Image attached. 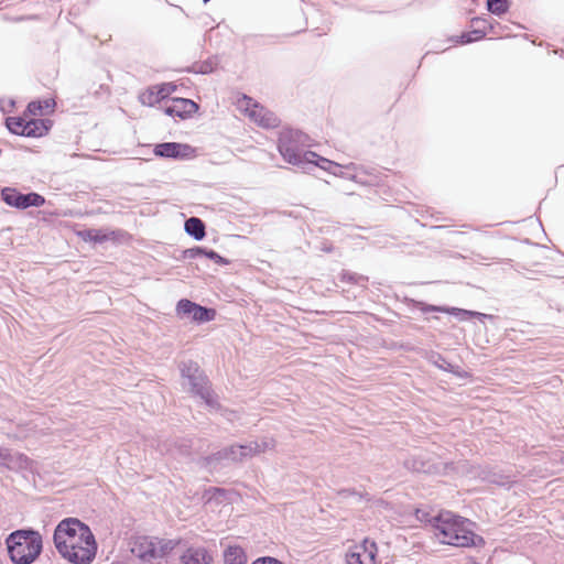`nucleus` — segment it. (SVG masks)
<instances>
[{"label":"nucleus","mask_w":564,"mask_h":564,"mask_svg":"<svg viewBox=\"0 0 564 564\" xmlns=\"http://www.w3.org/2000/svg\"><path fill=\"white\" fill-rule=\"evenodd\" d=\"M424 358L429 364L433 365L437 369L452 373L457 378L465 379L470 377L468 371L464 370L460 366L456 364L449 362L447 358L438 351L429 350L426 351Z\"/></svg>","instance_id":"nucleus-21"},{"label":"nucleus","mask_w":564,"mask_h":564,"mask_svg":"<svg viewBox=\"0 0 564 564\" xmlns=\"http://www.w3.org/2000/svg\"><path fill=\"white\" fill-rule=\"evenodd\" d=\"M251 564H284L276 557L272 556H260L251 562Z\"/></svg>","instance_id":"nucleus-39"},{"label":"nucleus","mask_w":564,"mask_h":564,"mask_svg":"<svg viewBox=\"0 0 564 564\" xmlns=\"http://www.w3.org/2000/svg\"><path fill=\"white\" fill-rule=\"evenodd\" d=\"M473 564H481V563L474 561Z\"/></svg>","instance_id":"nucleus-51"},{"label":"nucleus","mask_w":564,"mask_h":564,"mask_svg":"<svg viewBox=\"0 0 564 564\" xmlns=\"http://www.w3.org/2000/svg\"><path fill=\"white\" fill-rule=\"evenodd\" d=\"M316 158L317 160L315 161L314 164V171L318 169L344 180L356 181L357 175L354 173V163H350L348 165H341L322 155H318Z\"/></svg>","instance_id":"nucleus-20"},{"label":"nucleus","mask_w":564,"mask_h":564,"mask_svg":"<svg viewBox=\"0 0 564 564\" xmlns=\"http://www.w3.org/2000/svg\"><path fill=\"white\" fill-rule=\"evenodd\" d=\"M414 516L421 523L431 527L434 532L436 531L437 527L435 525L434 520L437 518V513L433 516L424 509H416Z\"/></svg>","instance_id":"nucleus-36"},{"label":"nucleus","mask_w":564,"mask_h":564,"mask_svg":"<svg viewBox=\"0 0 564 564\" xmlns=\"http://www.w3.org/2000/svg\"><path fill=\"white\" fill-rule=\"evenodd\" d=\"M99 88H100L101 90H104L105 93H107L108 95L110 94L109 86L101 84V85L99 86Z\"/></svg>","instance_id":"nucleus-45"},{"label":"nucleus","mask_w":564,"mask_h":564,"mask_svg":"<svg viewBox=\"0 0 564 564\" xmlns=\"http://www.w3.org/2000/svg\"><path fill=\"white\" fill-rule=\"evenodd\" d=\"M471 26H479V28H482V23H479V24H471Z\"/></svg>","instance_id":"nucleus-49"},{"label":"nucleus","mask_w":564,"mask_h":564,"mask_svg":"<svg viewBox=\"0 0 564 564\" xmlns=\"http://www.w3.org/2000/svg\"><path fill=\"white\" fill-rule=\"evenodd\" d=\"M180 564H210L213 555L205 546L188 545L180 555Z\"/></svg>","instance_id":"nucleus-23"},{"label":"nucleus","mask_w":564,"mask_h":564,"mask_svg":"<svg viewBox=\"0 0 564 564\" xmlns=\"http://www.w3.org/2000/svg\"><path fill=\"white\" fill-rule=\"evenodd\" d=\"M228 497V490L221 487H208L204 490L203 498L206 502L221 503Z\"/></svg>","instance_id":"nucleus-35"},{"label":"nucleus","mask_w":564,"mask_h":564,"mask_svg":"<svg viewBox=\"0 0 564 564\" xmlns=\"http://www.w3.org/2000/svg\"><path fill=\"white\" fill-rule=\"evenodd\" d=\"M98 543L95 534L91 532L88 538L75 541L67 545L65 552L58 553L61 557L72 564H91L96 557Z\"/></svg>","instance_id":"nucleus-11"},{"label":"nucleus","mask_w":564,"mask_h":564,"mask_svg":"<svg viewBox=\"0 0 564 564\" xmlns=\"http://www.w3.org/2000/svg\"><path fill=\"white\" fill-rule=\"evenodd\" d=\"M473 314H475L473 315V318L478 319L482 324H485L486 321H489L490 323L495 324L499 319V316L497 315L481 313L478 311H474Z\"/></svg>","instance_id":"nucleus-37"},{"label":"nucleus","mask_w":564,"mask_h":564,"mask_svg":"<svg viewBox=\"0 0 564 564\" xmlns=\"http://www.w3.org/2000/svg\"><path fill=\"white\" fill-rule=\"evenodd\" d=\"M13 455H14V453L12 452V449L7 447L6 452H4L6 458L3 459L4 465H2V467L8 470H11V471H12V467H11L12 463L11 462H13Z\"/></svg>","instance_id":"nucleus-40"},{"label":"nucleus","mask_w":564,"mask_h":564,"mask_svg":"<svg viewBox=\"0 0 564 564\" xmlns=\"http://www.w3.org/2000/svg\"><path fill=\"white\" fill-rule=\"evenodd\" d=\"M175 315L180 319H186L195 325H202L215 321L217 311L214 307L202 305L187 297L176 302Z\"/></svg>","instance_id":"nucleus-10"},{"label":"nucleus","mask_w":564,"mask_h":564,"mask_svg":"<svg viewBox=\"0 0 564 564\" xmlns=\"http://www.w3.org/2000/svg\"><path fill=\"white\" fill-rule=\"evenodd\" d=\"M378 322H380L382 325H390L391 322L388 321V319H382V318H376Z\"/></svg>","instance_id":"nucleus-46"},{"label":"nucleus","mask_w":564,"mask_h":564,"mask_svg":"<svg viewBox=\"0 0 564 564\" xmlns=\"http://www.w3.org/2000/svg\"><path fill=\"white\" fill-rule=\"evenodd\" d=\"M56 101L53 98H36L31 100L24 110L29 116H47L54 112Z\"/></svg>","instance_id":"nucleus-24"},{"label":"nucleus","mask_w":564,"mask_h":564,"mask_svg":"<svg viewBox=\"0 0 564 564\" xmlns=\"http://www.w3.org/2000/svg\"><path fill=\"white\" fill-rule=\"evenodd\" d=\"M393 297L397 301H400L403 303L409 311L414 313L415 311H419L421 314H423L425 317V321H430L429 314L432 313H442L447 314L451 316L456 317L459 322H466L469 319H473V312L474 310H467V308H460L456 306H449V305H436V304H430L422 300H416L413 297H410L408 295H400L399 293H394Z\"/></svg>","instance_id":"nucleus-7"},{"label":"nucleus","mask_w":564,"mask_h":564,"mask_svg":"<svg viewBox=\"0 0 564 564\" xmlns=\"http://www.w3.org/2000/svg\"><path fill=\"white\" fill-rule=\"evenodd\" d=\"M54 121L50 118H29V129L26 130V138H42L50 133Z\"/></svg>","instance_id":"nucleus-25"},{"label":"nucleus","mask_w":564,"mask_h":564,"mask_svg":"<svg viewBox=\"0 0 564 564\" xmlns=\"http://www.w3.org/2000/svg\"><path fill=\"white\" fill-rule=\"evenodd\" d=\"M177 90L176 84L164 82L153 85L145 89L139 96V100L143 106L154 107L164 100H171V95Z\"/></svg>","instance_id":"nucleus-17"},{"label":"nucleus","mask_w":564,"mask_h":564,"mask_svg":"<svg viewBox=\"0 0 564 564\" xmlns=\"http://www.w3.org/2000/svg\"><path fill=\"white\" fill-rule=\"evenodd\" d=\"M388 312L391 313L397 318L401 317V315L398 312L393 311V310L388 308Z\"/></svg>","instance_id":"nucleus-47"},{"label":"nucleus","mask_w":564,"mask_h":564,"mask_svg":"<svg viewBox=\"0 0 564 564\" xmlns=\"http://www.w3.org/2000/svg\"><path fill=\"white\" fill-rule=\"evenodd\" d=\"M181 545H185L182 538L165 539L143 535L135 541L132 552L142 563L180 564L178 550Z\"/></svg>","instance_id":"nucleus-4"},{"label":"nucleus","mask_w":564,"mask_h":564,"mask_svg":"<svg viewBox=\"0 0 564 564\" xmlns=\"http://www.w3.org/2000/svg\"><path fill=\"white\" fill-rule=\"evenodd\" d=\"M378 545L364 538L358 544L350 546L346 553V564H377Z\"/></svg>","instance_id":"nucleus-14"},{"label":"nucleus","mask_w":564,"mask_h":564,"mask_svg":"<svg viewBox=\"0 0 564 564\" xmlns=\"http://www.w3.org/2000/svg\"><path fill=\"white\" fill-rule=\"evenodd\" d=\"M93 531L90 527L75 517H67L62 519L53 531V543L57 553L67 550V545L80 540L86 539Z\"/></svg>","instance_id":"nucleus-6"},{"label":"nucleus","mask_w":564,"mask_h":564,"mask_svg":"<svg viewBox=\"0 0 564 564\" xmlns=\"http://www.w3.org/2000/svg\"><path fill=\"white\" fill-rule=\"evenodd\" d=\"M176 261H185L187 259H202L206 258L219 267H226L230 264V260L212 248L205 246H194L192 248H187L181 250L178 256L173 257Z\"/></svg>","instance_id":"nucleus-18"},{"label":"nucleus","mask_w":564,"mask_h":564,"mask_svg":"<svg viewBox=\"0 0 564 564\" xmlns=\"http://www.w3.org/2000/svg\"><path fill=\"white\" fill-rule=\"evenodd\" d=\"M178 448L182 454H188L191 449V442L188 440H183L180 443Z\"/></svg>","instance_id":"nucleus-42"},{"label":"nucleus","mask_w":564,"mask_h":564,"mask_svg":"<svg viewBox=\"0 0 564 564\" xmlns=\"http://www.w3.org/2000/svg\"><path fill=\"white\" fill-rule=\"evenodd\" d=\"M162 110L169 117L186 120L198 112L199 105L189 98L172 97L171 105L164 106Z\"/></svg>","instance_id":"nucleus-19"},{"label":"nucleus","mask_w":564,"mask_h":564,"mask_svg":"<svg viewBox=\"0 0 564 564\" xmlns=\"http://www.w3.org/2000/svg\"><path fill=\"white\" fill-rule=\"evenodd\" d=\"M6 448L7 447L0 446V467H2V465H4L3 459L6 458V456H4Z\"/></svg>","instance_id":"nucleus-44"},{"label":"nucleus","mask_w":564,"mask_h":564,"mask_svg":"<svg viewBox=\"0 0 564 564\" xmlns=\"http://www.w3.org/2000/svg\"><path fill=\"white\" fill-rule=\"evenodd\" d=\"M247 113L251 120L264 129L276 128L281 122L274 112L268 110L258 102H254L250 108H248Z\"/></svg>","instance_id":"nucleus-22"},{"label":"nucleus","mask_w":564,"mask_h":564,"mask_svg":"<svg viewBox=\"0 0 564 564\" xmlns=\"http://www.w3.org/2000/svg\"><path fill=\"white\" fill-rule=\"evenodd\" d=\"M338 280L343 283L365 286L368 282V276L351 272L349 270H341V272L338 274Z\"/></svg>","instance_id":"nucleus-34"},{"label":"nucleus","mask_w":564,"mask_h":564,"mask_svg":"<svg viewBox=\"0 0 564 564\" xmlns=\"http://www.w3.org/2000/svg\"><path fill=\"white\" fill-rule=\"evenodd\" d=\"M13 455H14V453L12 452V449L7 447L6 452H4L6 458L3 459L4 465H2V467L8 470H11V471H12V467H11L12 463L11 462H13Z\"/></svg>","instance_id":"nucleus-41"},{"label":"nucleus","mask_w":564,"mask_h":564,"mask_svg":"<svg viewBox=\"0 0 564 564\" xmlns=\"http://www.w3.org/2000/svg\"><path fill=\"white\" fill-rule=\"evenodd\" d=\"M340 495L345 496V497H350V496H359L361 497V495L355 489V488H344L340 490Z\"/></svg>","instance_id":"nucleus-43"},{"label":"nucleus","mask_w":564,"mask_h":564,"mask_svg":"<svg viewBox=\"0 0 564 564\" xmlns=\"http://www.w3.org/2000/svg\"><path fill=\"white\" fill-rule=\"evenodd\" d=\"M180 376L187 381V392L193 398L199 399L208 409L221 413L226 409L219 402L218 394L213 389V383L205 370L197 361L187 359L177 365Z\"/></svg>","instance_id":"nucleus-5"},{"label":"nucleus","mask_w":564,"mask_h":564,"mask_svg":"<svg viewBox=\"0 0 564 564\" xmlns=\"http://www.w3.org/2000/svg\"><path fill=\"white\" fill-rule=\"evenodd\" d=\"M275 445L276 441L273 437H263L261 441L242 444V447H246L245 454L247 458L273 449Z\"/></svg>","instance_id":"nucleus-30"},{"label":"nucleus","mask_w":564,"mask_h":564,"mask_svg":"<svg viewBox=\"0 0 564 564\" xmlns=\"http://www.w3.org/2000/svg\"><path fill=\"white\" fill-rule=\"evenodd\" d=\"M225 564H247L248 556L246 550L238 544H228L223 551Z\"/></svg>","instance_id":"nucleus-28"},{"label":"nucleus","mask_w":564,"mask_h":564,"mask_svg":"<svg viewBox=\"0 0 564 564\" xmlns=\"http://www.w3.org/2000/svg\"><path fill=\"white\" fill-rule=\"evenodd\" d=\"M28 19H33V17H28ZM17 21H23V20H26L25 17H19L15 19Z\"/></svg>","instance_id":"nucleus-48"},{"label":"nucleus","mask_w":564,"mask_h":564,"mask_svg":"<svg viewBox=\"0 0 564 564\" xmlns=\"http://www.w3.org/2000/svg\"><path fill=\"white\" fill-rule=\"evenodd\" d=\"M433 228H434V229H441V228H443V227H442V226H434Z\"/></svg>","instance_id":"nucleus-50"},{"label":"nucleus","mask_w":564,"mask_h":564,"mask_svg":"<svg viewBox=\"0 0 564 564\" xmlns=\"http://www.w3.org/2000/svg\"><path fill=\"white\" fill-rule=\"evenodd\" d=\"M77 237L85 242L102 245L107 241L121 242L129 234L123 229L109 228H86L76 232Z\"/></svg>","instance_id":"nucleus-15"},{"label":"nucleus","mask_w":564,"mask_h":564,"mask_svg":"<svg viewBox=\"0 0 564 564\" xmlns=\"http://www.w3.org/2000/svg\"><path fill=\"white\" fill-rule=\"evenodd\" d=\"M310 137L299 129L283 128L278 138V151L282 159L303 173L314 172V164L319 154L307 150Z\"/></svg>","instance_id":"nucleus-2"},{"label":"nucleus","mask_w":564,"mask_h":564,"mask_svg":"<svg viewBox=\"0 0 564 564\" xmlns=\"http://www.w3.org/2000/svg\"><path fill=\"white\" fill-rule=\"evenodd\" d=\"M482 23V28L471 26V30L464 31L459 35H454L448 40L454 44L467 45L484 40L488 33L494 31L495 24L487 18L475 17L471 19V24Z\"/></svg>","instance_id":"nucleus-16"},{"label":"nucleus","mask_w":564,"mask_h":564,"mask_svg":"<svg viewBox=\"0 0 564 564\" xmlns=\"http://www.w3.org/2000/svg\"><path fill=\"white\" fill-rule=\"evenodd\" d=\"M4 545L12 564H33L44 549L42 534L32 527H23L10 532L4 539Z\"/></svg>","instance_id":"nucleus-3"},{"label":"nucleus","mask_w":564,"mask_h":564,"mask_svg":"<svg viewBox=\"0 0 564 564\" xmlns=\"http://www.w3.org/2000/svg\"><path fill=\"white\" fill-rule=\"evenodd\" d=\"M184 231L196 241H203L206 238V224L203 219L192 216L184 221Z\"/></svg>","instance_id":"nucleus-26"},{"label":"nucleus","mask_w":564,"mask_h":564,"mask_svg":"<svg viewBox=\"0 0 564 564\" xmlns=\"http://www.w3.org/2000/svg\"><path fill=\"white\" fill-rule=\"evenodd\" d=\"M246 447H242V444L236 443L229 446H225L217 452L210 453L206 456H202L196 459V465L203 469L213 474L224 466L227 463H241L246 459L245 454Z\"/></svg>","instance_id":"nucleus-8"},{"label":"nucleus","mask_w":564,"mask_h":564,"mask_svg":"<svg viewBox=\"0 0 564 564\" xmlns=\"http://www.w3.org/2000/svg\"><path fill=\"white\" fill-rule=\"evenodd\" d=\"M12 471H30L34 473L36 462L21 452H14L13 462H11Z\"/></svg>","instance_id":"nucleus-31"},{"label":"nucleus","mask_w":564,"mask_h":564,"mask_svg":"<svg viewBox=\"0 0 564 564\" xmlns=\"http://www.w3.org/2000/svg\"><path fill=\"white\" fill-rule=\"evenodd\" d=\"M1 200L9 207L25 210L30 207H42L46 199L36 192L22 193L17 187L4 186L0 191Z\"/></svg>","instance_id":"nucleus-12"},{"label":"nucleus","mask_w":564,"mask_h":564,"mask_svg":"<svg viewBox=\"0 0 564 564\" xmlns=\"http://www.w3.org/2000/svg\"><path fill=\"white\" fill-rule=\"evenodd\" d=\"M402 466L414 474L447 476L455 470L454 462L438 463L427 453L408 455Z\"/></svg>","instance_id":"nucleus-9"},{"label":"nucleus","mask_w":564,"mask_h":564,"mask_svg":"<svg viewBox=\"0 0 564 564\" xmlns=\"http://www.w3.org/2000/svg\"><path fill=\"white\" fill-rule=\"evenodd\" d=\"M435 536L442 544L456 547H481L486 544L484 536L474 532L476 522L453 511L440 510L434 520Z\"/></svg>","instance_id":"nucleus-1"},{"label":"nucleus","mask_w":564,"mask_h":564,"mask_svg":"<svg viewBox=\"0 0 564 564\" xmlns=\"http://www.w3.org/2000/svg\"><path fill=\"white\" fill-rule=\"evenodd\" d=\"M494 467H490V466H478L476 468V471H475V476L480 478L482 481H486L488 482L489 481V476H490V471L492 470Z\"/></svg>","instance_id":"nucleus-38"},{"label":"nucleus","mask_w":564,"mask_h":564,"mask_svg":"<svg viewBox=\"0 0 564 564\" xmlns=\"http://www.w3.org/2000/svg\"><path fill=\"white\" fill-rule=\"evenodd\" d=\"M153 154L163 160L187 161L197 155V149L188 143L166 141L155 143Z\"/></svg>","instance_id":"nucleus-13"},{"label":"nucleus","mask_w":564,"mask_h":564,"mask_svg":"<svg viewBox=\"0 0 564 564\" xmlns=\"http://www.w3.org/2000/svg\"><path fill=\"white\" fill-rule=\"evenodd\" d=\"M218 65L219 57L217 55H213L204 61L194 62L192 65L187 66L184 72L189 74L209 75L217 69Z\"/></svg>","instance_id":"nucleus-27"},{"label":"nucleus","mask_w":564,"mask_h":564,"mask_svg":"<svg viewBox=\"0 0 564 564\" xmlns=\"http://www.w3.org/2000/svg\"><path fill=\"white\" fill-rule=\"evenodd\" d=\"M488 484L497 485L499 487L511 488L514 480L510 475L505 474L502 470L494 467L490 471Z\"/></svg>","instance_id":"nucleus-32"},{"label":"nucleus","mask_w":564,"mask_h":564,"mask_svg":"<svg viewBox=\"0 0 564 564\" xmlns=\"http://www.w3.org/2000/svg\"><path fill=\"white\" fill-rule=\"evenodd\" d=\"M511 7L510 0H486L487 11L496 17H501L509 12Z\"/></svg>","instance_id":"nucleus-33"},{"label":"nucleus","mask_w":564,"mask_h":564,"mask_svg":"<svg viewBox=\"0 0 564 564\" xmlns=\"http://www.w3.org/2000/svg\"><path fill=\"white\" fill-rule=\"evenodd\" d=\"M4 127L14 135L26 138L29 129V118L24 116H11L4 118Z\"/></svg>","instance_id":"nucleus-29"}]
</instances>
